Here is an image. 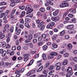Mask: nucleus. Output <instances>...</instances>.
Listing matches in <instances>:
<instances>
[{"instance_id": "f257e3e1", "label": "nucleus", "mask_w": 77, "mask_h": 77, "mask_svg": "<svg viewBox=\"0 0 77 77\" xmlns=\"http://www.w3.org/2000/svg\"><path fill=\"white\" fill-rule=\"evenodd\" d=\"M25 9L26 11V14H27V15L29 14H30V13H31V12L33 11V9L30 8L29 5H27Z\"/></svg>"}, {"instance_id": "f03ea898", "label": "nucleus", "mask_w": 77, "mask_h": 77, "mask_svg": "<svg viewBox=\"0 0 77 77\" xmlns=\"http://www.w3.org/2000/svg\"><path fill=\"white\" fill-rule=\"evenodd\" d=\"M35 21L37 24H38L37 26L38 28H40L41 27V26L44 24V22L42 21L41 22V20H36Z\"/></svg>"}, {"instance_id": "7ed1b4c3", "label": "nucleus", "mask_w": 77, "mask_h": 77, "mask_svg": "<svg viewBox=\"0 0 77 77\" xmlns=\"http://www.w3.org/2000/svg\"><path fill=\"white\" fill-rule=\"evenodd\" d=\"M24 56L23 58L24 59V62H27L28 60H29V54H24L23 55Z\"/></svg>"}, {"instance_id": "20e7f679", "label": "nucleus", "mask_w": 77, "mask_h": 77, "mask_svg": "<svg viewBox=\"0 0 77 77\" xmlns=\"http://www.w3.org/2000/svg\"><path fill=\"white\" fill-rule=\"evenodd\" d=\"M5 37V35L4 33H3L2 32H0V39H2Z\"/></svg>"}, {"instance_id": "39448f33", "label": "nucleus", "mask_w": 77, "mask_h": 77, "mask_svg": "<svg viewBox=\"0 0 77 77\" xmlns=\"http://www.w3.org/2000/svg\"><path fill=\"white\" fill-rule=\"evenodd\" d=\"M50 0H46L45 1V6H48L50 5Z\"/></svg>"}, {"instance_id": "423d86ee", "label": "nucleus", "mask_w": 77, "mask_h": 77, "mask_svg": "<svg viewBox=\"0 0 77 77\" xmlns=\"http://www.w3.org/2000/svg\"><path fill=\"white\" fill-rule=\"evenodd\" d=\"M74 26L72 25H70L67 26L66 27V29H72V28H73Z\"/></svg>"}, {"instance_id": "0eeeda50", "label": "nucleus", "mask_w": 77, "mask_h": 77, "mask_svg": "<svg viewBox=\"0 0 77 77\" xmlns=\"http://www.w3.org/2000/svg\"><path fill=\"white\" fill-rule=\"evenodd\" d=\"M73 74V72H69L67 73L66 75V77H69L70 76H71Z\"/></svg>"}, {"instance_id": "6e6552de", "label": "nucleus", "mask_w": 77, "mask_h": 77, "mask_svg": "<svg viewBox=\"0 0 77 77\" xmlns=\"http://www.w3.org/2000/svg\"><path fill=\"white\" fill-rule=\"evenodd\" d=\"M68 61L67 60H65L63 63V66H65V65H67L68 64Z\"/></svg>"}, {"instance_id": "1a4fd4ad", "label": "nucleus", "mask_w": 77, "mask_h": 77, "mask_svg": "<svg viewBox=\"0 0 77 77\" xmlns=\"http://www.w3.org/2000/svg\"><path fill=\"white\" fill-rule=\"evenodd\" d=\"M58 13H59V10H57L53 12V14L54 16H56L58 14Z\"/></svg>"}, {"instance_id": "9d476101", "label": "nucleus", "mask_w": 77, "mask_h": 77, "mask_svg": "<svg viewBox=\"0 0 77 77\" xmlns=\"http://www.w3.org/2000/svg\"><path fill=\"white\" fill-rule=\"evenodd\" d=\"M43 69V66H42L37 71V72H38L41 71Z\"/></svg>"}, {"instance_id": "9b49d317", "label": "nucleus", "mask_w": 77, "mask_h": 77, "mask_svg": "<svg viewBox=\"0 0 77 77\" xmlns=\"http://www.w3.org/2000/svg\"><path fill=\"white\" fill-rule=\"evenodd\" d=\"M33 38L32 34H30L28 36V39L29 40H31Z\"/></svg>"}, {"instance_id": "f8f14e48", "label": "nucleus", "mask_w": 77, "mask_h": 77, "mask_svg": "<svg viewBox=\"0 0 77 77\" xmlns=\"http://www.w3.org/2000/svg\"><path fill=\"white\" fill-rule=\"evenodd\" d=\"M71 71H72V68L71 67H69L67 70V72H70Z\"/></svg>"}, {"instance_id": "ddd939ff", "label": "nucleus", "mask_w": 77, "mask_h": 77, "mask_svg": "<svg viewBox=\"0 0 77 77\" xmlns=\"http://www.w3.org/2000/svg\"><path fill=\"white\" fill-rule=\"evenodd\" d=\"M57 37V35L56 34L53 36V37L52 38V40L54 41L56 39V38Z\"/></svg>"}, {"instance_id": "4468645a", "label": "nucleus", "mask_w": 77, "mask_h": 77, "mask_svg": "<svg viewBox=\"0 0 77 77\" xmlns=\"http://www.w3.org/2000/svg\"><path fill=\"white\" fill-rule=\"evenodd\" d=\"M65 30H63L60 32V35L61 36H63L65 35Z\"/></svg>"}, {"instance_id": "2eb2a0df", "label": "nucleus", "mask_w": 77, "mask_h": 77, "mask_svg": "<svg viewBox=\"0 0 77 77\" xmlns=\"http://www.w3.org/2000/svg\"><path fill=\"white\" fill-rule=\"evenodd\" d=\"M25 26L28 29H29V28L30 27V26L29 25V23H25Z\"/></svg>"}, {"instance_id": "dca6fc26", "label": "nucleus", "mask_w": 77, "mask_h": 77, "mask_svg": "<svg viewBox=\"0 0 77 77\" xmlns=\"http://www.w3.org/2000/svg\"><path fill=\"white\" fill-rule=\"evenodd\" d=\"M42 58L44 60H46V59L47 58V57H46V55L45 54H43L42 56Z\"/></svg>"}, {"instance_id": "f3484780", "label": "nucleus", "mask_w": 77, "mask_h": 77, "mask_svg": "<svg viewBox=\"0 0 77 77\" xmlns=\"http://www.w3.org/2000/svg\"><path fill=\"white\" fill-rule=\"evenodd\" d=\"M33 60H32L30 61V62L29 63V64H28L27 66H30L32 65V63H33Z\"/></svg>"}, {"instance_id": "a211bd4d", "label": "nucleus", "mask_w": 77, "mask_h": 77, "mask_svg": "<svg viewBox=\"0 0 77 77\" xmlns=\"http://www.w3.org/2000/svg\"><path fill=\"white\" fill-rule=\"evenodd\" d=\"M58 54L56 52H53L51 53V56H57Z\"/></svg>"}, {"instance_id": "6ab92c4d", "label": "nucleus", "mask_w": 77, "mask_h": 77, "mask_svg": "<svg viewBox=\"0 0 77 77\" xmlns=\"http://www.w3.org/2000/svg\"><path fill=\"white\" fill-rule=\"evenodd\" d=\"M47 48H48V47L46 45H44L43 46V50L44 51H45V50H47Z\"/></svg>"}, {"instance_id": "aec40b11", "label": "nucleus", "mask_w": 77, "mask_h": 77, "mask_svg": "<svg viewBox=\"0 0 77 77\" xmlns=\"http://www.w3.org/2000/svg\"><path fill=\"white\" fill-rule=\"evenodd\" d=\"M63 2L64 7H67L69 6V4L67 3L66 2L64 1Z\"/></svg>"}, {"instance_id": "412c9836", "label": "nucleus", "mask_w": 77, "mask_h": 77, "mask_svg": "<svg viewBox=\"0 0 77 77\" xmlns=\"http://www.w3.org/2000/svg\"><path fill=\"white\" fill-rule=\"evenodd\" d=\"M47 37V35L43 34L42 35V38L43 39H45Z\"/></svg>"}, {"instance_id": "4be33fe9", "label": "nucleus", "mask_w": 77, "mask_h": 77, "mask_svg": "<svg viewBox=\"0 0 77 77\" xmlns=\"http://www.w3.org/2000/svg\"><path fill=\"white\" fill-rule=\"evenodd\" d=\"M61 65L60 62L57 63L55 64V66H59Z\"/></svg>"}, {"instance_id": "5701e85b", "label": "nucleus", "mask_w": 77, "mask_h": 77, "mask_svg": "<svg viewBox=\"0 0 77 77\" xmlns=\"http://www.w3.org/2000/svg\"><path fill=\"white\" fill-rule=\"evenodd\" d=\"M72 22L73 23H76V19L75 18H73L72 19Z\"/></svg>"}, {"instance_id": "b1692460", "label": "nucleus", "mask_w": 77, "mask_h": 77, "mask_svg": "<svg viewBox=\"0 0 77 77\" xmlns=\"http://www.w3.org/2000/svg\"><path fill=\"white\" fill-rule=\"evenodd\" d=\"M39 11L42 12H45V9L43 8H42L39 9Z\"/></svg>"}, {"instance_id": "393cba45", "label": "nucleus", "mask_w": 77, "mask_h": 77, "mask_svg": "<svg viewBox=\"0 0 77 77\" xmlns=\"http://www.w3.org/2000/svg\"><path fill=\"white\" fill-rule=\"evenodd\" d=\"M73 68H74V71H77V64H76L73 66Z\"/></svg>"}, {"instance_id": "a878e982", "label": "nucleus", "mask_w": 77, "mask_h": 77, "mask_svg": "<svg viewBox=\"0 0 77 77\" xmlns=\"http://www.w3.org/2000/svg\"><path fill=\"white\" fill-rule=\"evenodd\" d=\"M54 66H51L50 67H49V70L50 71H51V70L53 69H54Z\"/></svg>"}, {"instance_id": "bb28decb", "label": "nucleus", "mask_w": 77, "mask_h": 77, "mask_svg": "<svg viewBox=\"0 0 77 77\" xmlns=\"http://www.w3.org/2000/svg\"><path fill=\"white\" fill-rule=\"evenodd\" d=\"M6 43L5 42H2V47H5V46H6Z\"/></svg>"}, {"instance_id": "cd10ccee", "label": "nucleus", "mask_w": 77, "mask_h": 77, "mask_svg": "<svg viewBox=\"0 0 77 77\" xmlns=\"http://www.w3.org/2000/svg\"><path fill=\"white\" fill-rule=\"evenodd\" d=\"M6 51H4L3 52L2 54V56H3V57H4V56H5L6 55Z\"/></svg>"}, {"instance_id": "c85d7f7f", "label": "nucleus", "mask_w": 77, "mask_h": 77, "mask_svg": "<svg viewBox=\"0 0 77 77\" xmlns=\"http://www.w3.org/2000/svg\"><path fill=\"white\" fill-rule=\"evenodd\" d=\"M52 26L50 25H48L47 26V29H52Z\"/></svg>"}, {"instance_id": "c756f323", "label": "nucleus", "mask_w": 77, "mask_h": 77, "mask_svg": "<svg viewBox=\"0 0 77 77\" xmlns=\"http://www.w3.org/2000/svg\"><path fill=\"white\" fill-rule=\"evenodd\" d=\"M25 14V12L24 11H23L21 14L20 17L21 18Z\"/></svg>"}, {"instance_id": "7c9ffc66", "label": "nucleus", "mask_w": 77, "mask_h": 77, "mask_svg": "<svg viewBox=\"0 0 77 77\" xmlns=\"http://www.w3.org/2000/svg\"><path fill=\"white\" fill-rule=\"evenodd\" d=\"M52 47L54 48H56L57 47V45L56 44H53L52 45Z\"/></svg>"}, {"instance_id": "2f4dec72", "label": "nucleus", "mask_w": 77, "mask_h": 77, "mask_svg": "<svg viewBox=\"0 0 77 77\" xmlns=\"http://www.w3.org/2000/svg\"><path fill=\"white\" fill-rule=\"evenodd\" d=\"M67 47H68L69 48H72V45L71 44H69L67 45Z\"/></svg>"}, {"instance_id": "473e14b6", "label": "nucleus", "mask_w": 77, "mask_h": 77, "mask_svg": "<svg viewBox=\"0 0 77 77\" xmlns=\"http://www.w3.org/2000/svg\"><path fill=\"white\" fill-rule=\"evenodd\" d=\"M20 33H21V30L18 29L16 32V34L17 35H20Z\"/></svg>"}, {"instance_id": "72a5a7b5", "label": "nucleus", "mask_w": 77, "mask_h": 77, "mask_svg": "<svg viewBox=\"0 0 77 77\" xmlns=\"http://www.w3.org/2000/svg\"><path fill=\"white\" fill-rule=\"evenodd\" d=\"M19 9H21L22 10H23L24 8H25V7L24 5H23L21 6H20L19 7Z\"/></svg>"}, {"instance_id": "f704fd0d", "label": "nucleus", "mask_w": 77, "mask_h": 77, "mask_svg": "<svg viewBox=\"0 0 77 77\" xmlns=\"http://www.w3.org/2000/svg\"><path fill=\"white\" fill-rule=\"evenodd\" d=\"M6 3L5 2H2L0 3V6H2L3 5H6Z\"/></svg>"}, {"instance_id": "c9c22d12", "label": "nucleus", "mask_w": 77, "mask_h": 77, "mask_svg": "<svg viewBox=\"0 0 77 77\" xmlns=\"http://www.w3.org/2000/svg\"><path fill=\"white\" fill-rule=\"evenodd\" d=\"M38 46H41L43 44V43L42 42H40L37 43Z\"/></svg>"}, {"instance_id": "e433bc0d", "label": "nucleus", "mask_w": 77, "mask_h": 77, "mask_svg": "<svg viewBox=\"0 0 77 77\" xmlns=\"http://www.w3.org/2000/svg\"><path fill=\"white\" fill-rule=\"evenodd\" d=\"M10 31L11 33H12L14 32V27L12 26L10 28Z\"/></svg>"}, {"instance_id": "4c0bfd02", "label": "nucleus", "mask_w": 77, "mask_h": 77, "mask_svg": "<svg viewBox=\"0 0 77 77\" xmlns=\"http://www.w3.org/2000/svg\"><path fill=\"white\" fill-rule=\"evenodd\" d=\"M43 72L45 74L44 75H45V77H47V71L46 70L43 71Z\"/></svg>"}, {"instance_id": "58836bf2", "label": "nucleus", "mask_w": 77, "mask_h": 77, "mask_svg": "<svg viewBox=\"0 0 77 77\" xmlns=\"http://www.w3.org/2000/svg\"><path fill=\"white\" fill-rule=\"evenodd\" d=\"M49 24L52 26H54V25H55V23H54L53 22H51L49 23Z\"/></svg>"}, {"instance_id": "ea45409f", "label": "nucleus", "mask_w": 77, "mask_h": 77, "mask_svg": "<svg viewBox=\"0 0 77 77\" xmlns=\"http://www.w3.org/2000/svg\"><path fill=\"white\" fill-rule=\"evenodd\" d=\"M15 5V2H12L10 4V6L11 7H13V6H14Z\"/></svg>"}, {"instance_id": "a19ab883", "label": "nucleus", "mask_w": 77, "mask_h": 77, "mask_svg": "<svg viewBox=\"0 0 77 77\" xmlns=\"http://www.w3.org/2000/svg\"><path fill=\"white\" fill-rule=\"evenodd\" d=\"M26 17H29L30 18H32L33 16H32V14H29L28 15H27Z\"/></svg>"}, {"instance_id": "79ce46f5", "label": "nucleus", "mask_w": 77, "mask_h": 77, "mask_svg": "<svg viewBox=\"0 0 77 77\" xmlns=\"http://www.w3.org/2000/svg\"><path fill=\"white\" fill-rule=\"evenodd\" d=\"M6 48H11V45L9 44H7Z\"/></svg>"}, {"instance_id": "37998d69", "label": "nucleus", "mask_w": 77, "mask_h": 77, "mask_svg": "<svg viewBox=\"0 0 77 77\" xmlns=\"http://www.w3.org/2000/svg\"><path fill=\"white\" fill-rule=\"evenodd\" d=\"M64 56L65 57H67L69 56V54L68 53H66L64 54Z\"/></svg>"}, {"instance_id": "c03bdc74", "label": "nucleus", "mask_w": 77, "mask_h": 77, "mask_svg": "<svg viewBox=\"0 0 77 77\" xmlns=\"http://www.w3.org/2000/svg\"><path fill=\"white\" fill-rule=\"evenodd\" d=\"M25 20V22H26V23L29 22V21H30V19L28 18H26Z\"/></svg>"}, {"instance_id": "a18cd8bd", "label": "nucleus", "mask_w": 77, "mask_h": 77, "mask_svg": "<svg viewBox=\"0 0 77 77\" xmlns=\"http://www.w3.org/2000/svg\"><path fill=\"white\" fill-rule=\"evenodd\" d=\"M37 15L38 17H42V14L39 12L37 13Z\"/></svg>"}, {"instance_id": "49530a36", "label": "nucleus", "mask_w": 77, "mask_h": 77, "mask_svg": "<svg viewBox=\"0 0 77 77\" xmlns=\"http://www.w3.org/2000/svg\"><path fill=\"white\" fill-rule=\"evenodd\" d=\"M55 17H51V20H52V21H54V22H55Z\"/></svg>"}, {"instance_id": "de8ad7c7", "label": "nucleus", "mask_w": 77, "mask_h": 77, "mask_svg": "<svg viewBox=\"0 0 77 77\" xmlns=\"http://www.w3.org/2000/svg\"><path fill=\"white\" fill-rule=\"evenodd\" d=\"M45 27V26H42L40 28V30L42 31V30H43L44 29V28Z\"/></svg>"}, {"instance_id": "09e8293b", "label": "nucleus", "mask_w": 77, "mask_h": 77, "mask_svg": "<svg viewBox=\"0 0 77 77\" xmlns=\"http://www.w3.org/2000/svg\"><path fill=\"white\" fill-rule=\"evenodd\" d=\"M39 36V35H38V34L37 33H36L35 34H34V38H38Z\"/></svg>"}, {"instance_id": "8fccbe9b", "label": "nucleus", "mask_w": 77, "mask_h": 77, "mask_svg": "<svg viewBox=\"0 0 77 77\" xmlns=\"http://www.w3.org/2000/svg\"><path fill=\"white\" fill-rule=\"evenodd\" d=\"M75 12H76V10L75 9L72 11H71L70 12V13H71V14H75Z\"/></svg>"}, {"instance_id": "3c124183", "label": "nucleus", "mask_w": 77, "mask_h": 77, "mask_svg": "<svg viewBox=\"0 0 77 77\" xmlns=\"http://www.w3.org/2000/svg\"><path fill=\"white\" fill-rule=\"evenodd\" d=\"M68 16L69 17H70V18H72V17H73L74 16V15L72 14H69Z\"/></svg>"}, {"instance_id": "603ef678", "label": "nucleus", "mask_w": 77, "mask_h": 77, "mask_svg": "<svg viewBox=\"0 0 77 77\" xmlns=\"http://www.w3.org/2000/svg\"><path fill=\"white\" fill-rule=\"evenodd\" d=\"M60 8H64L65 6L64 5V2H63V3L60 5Z\"/></svg>"}, {"instance_id": "864d4df0", "label": "nucleus", "mask_w": 77, "mask_h": 77, "mask_svg": "<svg viewBox=\"0 0 77 77\" xmlns=\"http://www.w3.org/2000/svg\"><path fill=\"white\" fill-rule=\"evenodd\" d=\"M19 27L21 29H23L24 28V25L22 24H20L19 26Z\"/></svg>"}, {"instance_id": "5fc2aeb1", "label": "nucleus", "mask_w": 77, "mask_h": 77, "mask_svg": "<svg viewBox=\"0 0 77 77\" xmlns=\"http://www.w3.org/2000/svg\"><path fill=\"white\" fill-rule=\"evenodd\" d=\"M9 28V25H5V26L4 27V29L6 30V29H8V28Z\"/></svg>"}, {"instance_id": "6e6d98bb", "label": "nucleus", "mask_w": 77, "mask_h": 77, "mask_svg": "<svg viewBox=\"0 0 77 77\" xmlns=\"http://www.w3.org/2000/svg\"><path fill=\"white\" fill-rule=\"evenodd\" d=\"M65 39H68L69 38V36L68 35H66L65 36Z\"/></svg>"}, {"instance_id": "4d7b16f0", "label": "nucleus", "mask_w": 77, "mask_h": 77, "mask_svg": "<svg viewBox=\"0 0 77 77\" xmlns=\"http://www.w3.org/2000/svg\"><path fill=\"white\" fill-rule=\"evenodd\" d=\"M20 72V70H17L15 72V74H19Z\"/></svg>"}, {"instance_id": "13d9d810", "label": "nucleus", "mask_w": 77, "mask_h": 77, "mask_svg": "<svg viewBox=\"0 0 77 77\" xmlns=\"http://www.w3.org/2000/svg\"><path fill=\"white\" fill-rule=\"evenodd\" d=\"M33 42L34 44L36 43V42H37V39H34L33 40Z\"/></svg>"}, {"instance_id": "bf43d9fd", "label": "nucleus", "mask_w": 77, "mask_h": 77, "mask_svg": "<svg viewBox=\"0 0 77 77\" xmlns=\"http://www.w3.org/2000/svg\"><path fill=\"white\" fill-rule=\"evenodd\" d=\"M16 48H17V47L15 46H14L12 47V50H13V51L15 50Z\"/></svg>"}, {"instance_id": "052dcab7", "label": "nucleus", "mask_w": 77, "mask_h": 77, "mask_svg": "<svg viewBox=\"0 0 77 77\" xmlns=\"http://www.w3.org/2000/svg\"><path fill=\"white\" fill-rule=\"evenodd\" d=\"M60 68H61V67L60 66H57L56 68L57 70H60Z\"/></svg>"}, {"instance_id": "680f3d73", "label": "nucleus", "mask_w": 77, "mask_h": 77, "mask_svg": "<svg viewBox=\"0 0 77 77\" xmlns=\"http://www.w3.org/2000/svg\"><path fill=\"white\" fill-rule=\"evenodd\" d=\"M20 23H22V24H24V20H23V19H22L20 20Z\"/></svg>"}, {"instance_id": "e2e57ef3", "label": "nucleus", "mask_w": 77, "mask_h": 77, "mask_svg": "<svg viewBox=\"0 0 77 77\" xmlns=\"http://www.w3.org/2000/svg\"><path fill=\"white\" fill-rule=\"evenodd\" d=\"M20 72H21V73L23 72L24 71V68L21 69L20 70Z\"/></svg>"}, {"instance_id": "0e129e2a", "label": "nucleus", "mask_w": 77, "mask_h": 77, "mask_svg": "<svg viewBox=\"0 0 77 77\" xmlns=\"http://www.w3.org/2000/svg\"><path fill=\"white\" fill-rule=\"evenodd\" d=\"M53 58H54V56H52V55L48 56V59H53Z\"/></svg>"}, {"instance_id": "69168bd1", "label": "nucleus", "mask_w": 77, "mask_h": 77, "mask_svg": "<svg viewBox=\"0 0 77 77\" xmlns=\"http://www.w3.org/2000/svg\"><path fill=\"white\" fill-rule=\"evenodd\" d=\"M55 22H56L57 21L59 20V17H55Z\"/></svg>"}, {"instance_id": "338daca9", "label": "nucleus", "mask_w": 77, "mask_h": 77, "mask_svg": "<svg viewBox=\"0 0 77 77\" xmlns=\"http://www.w3.org/2000/svg\"><path fill=\"white\" fill-rule=\"evenodd\" d=\"M50 65V63H49L48 62L45 65V67L47 68L48 66H49V65Z\"/></svg>"}, {"instance_id": "774afa93", "label": "nucleus", "mask_w": 77, "mask_h": 77, "mask_svg": "<svg viewBox=\"0 0 77 77\" xmlns=\"http://www.w3.org/2000/svg\"><path fill=\"white\" fill-rule=\"evenodd\" d=\"M73 61L75 62H77V57H75L73 58Z\"/></svg>"}]
</instances>
